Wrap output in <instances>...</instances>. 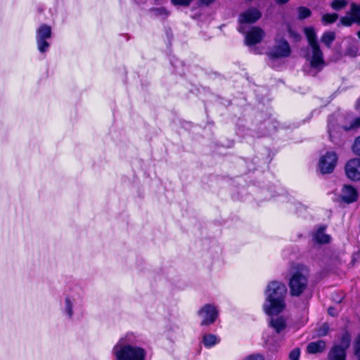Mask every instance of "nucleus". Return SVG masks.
<instances>
[{"mask_svg": "<svg viewBox=\"0 0 360 360\" xmlns=\"http://www.w3.org/2000/svg\"><path fill=\"white\" fill-rule=\"evenodd\" d=\"M360 127V117L359 118L355 119L349 127H343L345 131H348L354 128H357Z\"/></svg>", "mask_w": 360, "mask_h": 360, "instance_id": "28", "label": "nucleus"}, {"mask_svg": "<svg viewBox=\"0 0 360 360\" xmlns=\"http://www.w3.org/2000/svg\"><path fill=\"white\" fill-rule=\"evenodd\" d=\"M358 194L354 187L350 185H345L341 191L340 198L342 201L351 203L357 200Z\"/></svg>", "mask_w": 360, "mask_h": 360, "instance_id": "17", "label": "nucleus"}, {"mask_svg": "<svg viewBox=\"0 0 360 360\" xmlns=\"http://www.w3.org/2000/svg\"><path fill=\"white\" fill-rule=\"evenodd\" d=\"M153 15L157 17H160L162 18H167L169 13V11L163 7L155 8L151 10Z\"/></svg>", "mask_w": 360, "mask_h": 360, "instance_id": "22", "label": "nucleus"}, {"mask_svg": "<svg viewBox=\"0 0 360 360\" xmlns=\"http://www.w3.org/2000/svg\"><path fill=\"white\" fill-rule=\"evenodd\" d=\"M326 226H318L312 234V240L321 245L330 243L331 237L326 233Z\"/></svg>", "mask_w": 360, "mask_h": 360, "instance_id": "16", "label": "nucleus"}, {"mask_svg": "<svg viewBox=\"0 0 360 360\" xmlns=\"http://www.w3.org/2000/svg\"><path fill=\"white\" fill-rule=\"evenodd\" d=\"M353 152L360 156V136L356 137L352 146Z\"/></svg>", "mask_w": 360, "mask_h": 360, "instance_id": "26", "label": "nucleus"}, {"mask_svg": "<svg viewBox=\"0 0 360 360\" xmlns=\"http://www.w3.org/2000/svg\"><path fill=\"white\" fill-rule=\"evenodd\" d=\"M307 269L303 266H298L292 272L289 285L290 292L294 296H299L307 285L306 277Z\"/></svg>", "mask_w": 360, "mask_h": 360, "instance_id": "6", "label": "nucleus"}, {"mask_svg": "<svg viewBox=\"0 0 360 360\" xmlns=\"http://www.w3.org/2000/svg\"><path fill=\"white\" fill-rule=\"evenodd\" d=\"M326 348V343L323 340L310 342L307 345V352L310 354H316L323 352Z\"/></svg>", "mask_w": 360, "mask_h": 360, "instance_id": "19", "label": "nucleus"}, {"mask_svg": "<svg viewBox=\"0 0 360 360\" xmlns=\"http://www.w3.org/2000/svg\"><path fill=\"white\" fill-rule=\"evenodd\" d=\"M269 326L274 333H264L263 339L265 346L271 352H277L285 339V334L289 330L288 319L283 316L271 317L269 321Z\"/></svg>", "mask_w": 360, "mask_h": 360, "instance_id": "4", "label": "nucleus"}, {"mask_svg": "<svg viewBox=\"0 0 360 360\" xmlns=\"http://www.w3.org/2000/svg\"><path fill=\"white\" fill-rule=\"evenodd\" d=\"M221 339L217 335L212 333H205L202 335V343L206 348H211L218 345Z\"/></svg>", "mask_w": 360, "mask_h": 360, "instance_id": "18", "label": "nucleus"}, {"mask_svg": "<svg viewBox=\"0 0 360 360\" xmlns=\"http://www.w3.org/2000/svg\"><path fill=\"white\" fill-rule=\"evenodd\" d=\"M346 176L352 181L360 180V158H352L347 162L345 166Z\"/></svg>", "mask_w": 360, "mask_h": 360, "instance_id": "13", "label": "nucleus"}, {"mask_svg": "<svg viewBox=\"0 0 360 360\" xmlns=\"http://www.w3.org/2000/svg\"><path fill=\"white\" fill-rule=\"evenodd\" d=\"M287 288L285 284L280 281L270 282L265 290V301L263 309L268 315L277 314L285 308V297Z\"/></svg>", "mask_w": 360, "mask_h": 360, "instance_id": "2", "label": "nucleus"}, {"mask_svg": "<svg viewBox=\"0 0 360 360\" xmlns=\"http://www.w3.org/2000/svg\"><path fill=\"white\" fill-rule=\"evenodd\" d=\"M328 311V314L330 315H331L332 316H335L338 314L337 311L333 307H329Z\"/></svg>", "mask_w": 360, "mask_h": 360, "instance_id": "32", "label": "nucleus"}, {"mask_svg": "<svg viewBox=\"0 0 360 360\" xmlns=\"http://www.w3.org/2000/svg\"><path fill=\"white\" fill-rule=\"evenodd\" d=\"M193 0H172V4L174 6H188Z\"/></svg>", "mask_w": 360, "mask_h": 360, "instance_id": "27", "label": "nucleus"}, {"mask_svg": "<svg viewBox=\"0 0 360 360\" xmlns=\"http://www.w3.org/2000/svg\"><path fill=\"white\" fill-rule=\"evenodd\" d=\"M347 4V0H333L331 2L330 6L334 10L339 11L345 7Z\"/></svg>", "mask_w": 360, "mask_h": 360, "instance_id": "23", "label": "nucleus"}, {"mask_svg": "<svg viewBox=\"0 0 360 360\" xmlns=\"http://www.w3.org/2000/svg\"><path fill=\"white\" fill-rule=\"evenodd\" d=\"M261 12L255 8H251L246 10L239 16L238 20L240 25L238 29V31L241 33H244L246 30L247 24L255 22L261 18Z\"/></svg>", "mask_w": 360, "mask_h": 360, "instance_id": "11", "label": "nucleus"}, {"mask_svg": "<svg viewBox=\"0 0 360 360\" xmlns=\"http://www.w3.org/2000/svg\"><path fill=\"white\" fill-rule=\"evenodd\" d=\"M357 51H358V49H357L356 46H353L347 50L346 54L347 56L354 57L356 55Z\"/></svg>", "mask_w": 360, "mask_h": 360, "instance_id": "31", "label": "nucleus"}, {"mask_svg": "<svg viewBox=\"0 0 360 360\" xmlns=\"http://www.w3.org/2000/svg\"><path fill=\"white\" fill-rule=\"evenodd\" d=\"M214 0H202V1L205 4H209L210 3H212V1H214Z\"/></svg>", "mask_w": 360, "mask_h": 360, "instance_id": "34", "label": "nucleus"}, {"mask_svg": "<svg viewBox=\"0 0 360 360\" xmlns=\"http://www.w3.org/2000/svg\"><path fill=\"white\" fill-rule=\"evenodd\" d=\"M338 18L337 13H326L321 18V21L324 25H328L335 22Z\"/></svg>", "mask_w": 360, "mask_h": 360, "instance_id": "21", "label": "nucleus"}, {"mask_svg": "<svg viewBox=\"0 0 360 360\" xmlns=\"http://www.w3.org/2000/svg\"><path fill=\"white\" fill-rule=\"evenodd\" d=\"M244 360H264V357L262 354H255L248 356Z\"/></svg>", "mask_w": 360, "mask_h": 360, "instance_id": "29", "label": "nucleus"}, {"mask_svg": "<svg viewBox=\"0 0 360 360\" xmlns=\"http://www.w3.org/2000/svg\"><path fill=\"white\" fill-rule=\"evenodd\" d=\"M51 27L46 24L41 25L36 30L37 46L41 53H45L49 51L50 48L49 40L51 38Z\"/></svg>", "mask_w": 360, "mask_h": 360, "instance_id": "7", "label": "nucleus"}, {"mask_svg": "<svg viewBox=\"0 0 360 360\" xmlns=\"http://www.w3.org/2000/svg\"><path fill=\"white\" fill-rule=\"evenodd\" d=\"M115 360H148V352L141 345L140 335L129 332L122 336L112 349Z\"/></svg>", "mask_w": 360, "mask_h": 360, "instance_id": "1", "label": "nucleus"}, {"mask_svg": "<svg viewBox=\"0 0 360 360\" xmlns=\"http://www.w3.org/2000/svg\"><path fill=\"white\" fill-rule=\"evenodd\" d=\"M304 34L310 46V50L307 53V60L309 63L311 69L319 72L323 68L324 60L323 53L316 40V34L314 29L311 27H305Z\"/></svg>", "mask_w": 360, "mask_h": 360, "instance_id": "5", "label": "nucleus"}, {"mask_svg": "<svg viewBox=\"0 0 360 360\" xmlns=\"http://www.w3.org/2000/svg\"><path fill=\"white\" fill-rule=\"evenodd\" d=\"M355 354L359 360H360V335H359L355 343Z\"/></svg>", "mask_w": 360, "mask_h": 360, "instance_id": "30", "label": "nucleus"}, {"mask_svg": "<svg viewBox=\"0 0 360 360\" xmlns=\"http://www.w3.org/2000/svg\"><path fill=\"white\" fill-rule=\"evenodd\" d=\"M84 302L83 288L77 284L70 285L63 295L60 311L68 320H73L77 312L82 309Z\"/></svg>", "mask_w": 360, "mask_h": 360, "instance_id": "3", "label": "nucleus"}, {"mask_svg": "<svg viewBox=\"0 0 360 360\" xmlns=\"http://www.w3.org/2000/svg\"><path fill=\"white\" fill-rule=\"evenodd\" d=\"M328 133H329V136H330V139H332L333 132V129H332L330 123L328 124Z\"/></svg>", "mask_w": 360, "mask_h": 360, "instance_id": "33", "label": "nucleus"}, {"mask_svg": "<svg viewBox=\"0 0 360 360\" xmlns=\"http://www.w3.org/2000/svg\"><path fill=\"white\" fill-rule=\"evenodd\" d=\"M300 356V350L299 348L293 349L289 354L290 360H299Z\"/></svg>", "mask_w": 360, "mask_h": 360, "instance_id": "25", "label": "nucleus"}, {"mask_svg": "<svg viewBox=\"0 0 360 360\" xmlns=\"http://www.w3.org/2000/svg\"><path fill=\"white\" fill-rule=\"evenodd\" d=\"M350 16L341 18L340 22L343 25L349 26L352 22L360 24V5L352 4Z\"/></svg>", "mask_w": 360, "mask_h": 360, "instance_id": "15", "label": "nucleus"}, {"mask_svg": "<svg viewBox=\"0 0 360 360\" xmlns=\"http://www.w3.org/2000/svg\"><path fill=\"white\" fill-rule=\"evenodd\" d=\"M338 157L334 151H327L319 160L318 168L323 174L332 173L338 163Z\"/></svg>", "mask_w": 360, "mask_h": 360, "instance_id": "9", "label": "nucleus"}, {"mask_svg": "<svg viewBox=\"0 0 360 360\" xmlns=\"http://www.w3.org/2000/svg\"><path fill=\"white\" fill-rule=\"evenodd\" d=\"M335 39V33L334 32H326L321 37V42L324 44L327 47L330 48L332 43Z\"/></svg>", "mask_w": 360, "mask_h": 360, "instance_id": "20", "label": "nucleus"}, {"mask_svg": "<svg viewBox=\"0 0 360 360\" xmlns=\"http://www.w3.org/2000/svg\"><path fill=\"white\" fill-rule=\"evenodd\" d=\"M198 316L200 319V326H210L218 318V307L214 304H205L198 311Z\"/></svg>", "mask_w": 360, "mask_h": 360, "instance_id": "8", "label": "nucleus"}, {"mask_svg": "<svg viewBox=\"0 0 360 360\" xmlns=\"http://www.w3.org/2000/svg\"><path fill=\"white\" fill-rule=\"evenodd\" d=\"M357 36H358V37L360 39V31H359V32H357Z\"/></svg>", "mask_w": 360, "mask_h": 360, "instance_id": "36", "label": "nucleus"}, {"mask_svg": "<svg viewBox=\"0 0 360 360\" xmlns=\"http://www.w3.org/2000/svg\"><path fill=\"white\" fill-rule=\"evenodd\" d=\"M350 345V338L347 333L342 336L340 345H335L328 354V360H346V349Z\"/></svg>", "mask_w": 360, "mask_h": 360, "instance_id": "10", "label": "nucleus"}, {"mask_svg": "<svg viewBox=\"0 0 360 360\" xmlns=\"http://www.w3.org/2000/svg\"><path fill=\"white\" fill-rule=\"evenodd\" d=\"M245 42L248 46L259 43L264 37V32L258 27H253L248 31H245Z\"/></svg>", "mask_w": 360, "mask_h": 360, "instance_id": "14", "label": "nucleus"}, {"mask_svg": "<svg viewBox=\"0 0 360 360\" xmlns=\"http://www.w3.org/2000/svg\"><path fill=\"white\" fill-rule=\"evenodd\" d=\"M298 11V18L300 20L305 19L311 15V11L304 6L299 7L297 9Z\"/></svg>", "mask_w": 360, "mask_h": 360, "instance_id": "24", "label": "nucleus"}, {"mask_svg": "<svg viewBox=\"0 0 360 360\" xmlns=\"http://www.w3.org/2000/svg\"><path fill=\"white\" fill-rule=\"evenodd\" d=\"M288 0H276V1L278 4H284L286 3Z\"/></svg>", "mask_w": 360, "mask_h": 360, "instance_id": "35", "label": "nucleus"}, {"mask_svg": "<svg viewBox=\"0 0 360 360\" xmlns=\"http://www.w3.org/2000/svg\"><path fill=\"white\" fill-rule=\"evenodd\" d=\"M290 47L284 39L276 40L275 45L271 49L268 55L271 58H281L288 57L290 54Z\"/></svg>", "mask_w": 360, "mask_h": 360, "instance_id": "12", "label": "nucleus"}]
</instances>
